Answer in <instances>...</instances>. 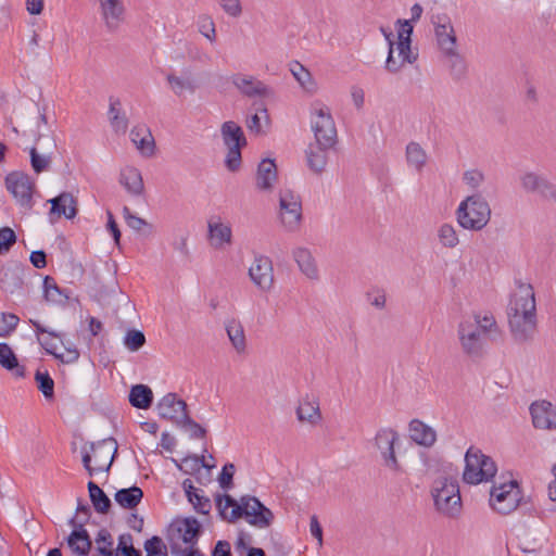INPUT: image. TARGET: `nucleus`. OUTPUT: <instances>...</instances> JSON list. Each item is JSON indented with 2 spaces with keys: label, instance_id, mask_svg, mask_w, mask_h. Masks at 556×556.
I'll list each match as a JSON object with an SVG mask.
<instances>
[{
  "label": "nucleus",
  "instance_id": "1",
  "mask_svg": "<svg viewBox=\"0 0 556 556\" xmlns=\"http://www.w3.org/2000/svg\"><path fill=\"white\" fill-rule=\"evenodd\" d=\"M511 338L519 344L531 342L538 332L535 293L532 285L517 281L507 306Z\"/></svg>",
  "mask_w": 556,
  "mask_h": 556
},
{
  "label": "nucleus",
  "instance_id": "2",
  "mask_svg": "<svg viewBox=\"0 0 556 556\" xmlns=\"http://www.w3.org/2000/svg\"><path fill=\"white\" fill-rule=\"evenodd\" d=\"M497 331V323L491 313L463 316L457 325V340L462 352L470 357H480L488 338Z\"/></svg>",
  "mask_w": 556,
  "mask_h": 556
},
{
  "label": "nucleus",
  "instance_id": "3",
  "mask_svg": "<svg viewBox=\"0 0 556 556\" xmlns=\"http://www.w3.org/2000/svg\"><path fill=\"white\" fill-rule=\"evenodd\" d=\"M434 509L444 517L455 518L462 511L459 485L454 475L444 471L438 476L430 489Z\"/></svg>",
  "mask_w": 556,
  "mask_h": 556
},
{
  "label": "nucleus",
  "instance_id": "4",
  "mask_svg": "<svg viewBox=\"0 0 556 556\" xmlns=\"http://www.w3.org/2000/svg\"><path fill=\"white\" fill-rule=\"evenodd\" d=\"M397 41L391 40V34L386 35L389 41V53L386 70L390 73L400 72L406 64H413L418 59V52L412 48L413 25L410 21H397Z\"/></svg>",
  "mask_w": 556,
  "mask_h": 556
},
{
  "label": "nucleus",
  "instance_id": "5",
  "mask_svg": "<svg viewBox=\"0 0 556 556\" xmlns=\"http://www.w3.org/2000/svg\"><path fill=\"white\" fill-rule=\"evenodd\" d=\"M458 225L472 231L483 229L491 219V207L488 201L479 193L468 195L456 210Z\"/></svg>",
  "mask_w": 556,
  "mask_h": 556
},
{
  "label": "nucleus",
  "instance_id": "6",
  "mask_svg": "<svg viewBox=\"0 0 556 556\" xmlns=\"http://www.w3.org/2000/svg\"><path fill=\"white\" fill-rule=\"evenodd\" d=\"M309 126L314 141L324 146H336V123L329 106L320 100H314L309 104Z\"/></svg>",
  "mask_w": 556,
  "mask_h": 556
},
{
  "label": "nucleus",
  "instance_id": "7",
  "mask_svg": "<svg viewBox=\"0 0 556 556\" xmlns=\"http://www.w3.org/2000/svg\"><path fill=\"white\" fill-rule=\"evenodd\" d=\"M465 463L463 479L468 484L488 482L494 478L497 472L495 462L475 447H470L466 452Z\"/></svg>",
  "mask_w": 556,
  "mask_h": 556
},
{
  "label": "nucleus",
  "instance_id": "8",
  "mask_svg": "<svg viewBox=\"0 0 556 556\" xmlns=\"http://www.w3.org/2000/svg\"><path fill=\"white\" fill-rule=\"evenodd\" d=\"M521 491L516 480L495 481L490 490V506L501 515L515 511L521 502Z\"/></svg>",
  "mask_w": 556,
  "mask_h": 556
},
{
  "label": "nucleus",
  "instance_id": "9",
  "mask_svg": "<svg viewBox=\"0 0 556 556\" xmlns=\"http://www.w3.org/2000/svg\"><path fill=\"white\" fill-rule=\"evenodd\" d=\"M91 453L85 452L83 464L90 476L108 471L114 460L117 452V442L113 438H108L90 446Z\"/></svg>",
  "mask_w": 556,
  "mask_h": 556
},
{
  "label": "nucleus",
  "instance_id": "10",
  "mask_svg": "<svg viewBox=\"0 0 556 556\" xmlns=\"http://www.w3.org/2000/svg\"><path fill=\"white\" fill-rule=\"evenodd\" d=\"M242 516L250 525L260 529L268 528L274 520L273 511L252 496L242 497L241 504L231 509L229 521Z\"/></svg>",
  "mask_w": 556,
  "mask_h": 556
},
{
  "label": "nucleus",
  "instance_id": "11",
  "mask_svg": "<svg viewBox=\"0 0 556 556\" xmlns=\"http://www.w3.org/2000/svg\"><path fill=\"white\" fill-rule=\"evenodd\" d=\"M220 135L224 144L228 149L226 155V166L229 170L235 172L241 165V149L247 146L242 128L235 122L228 121L222 124Z\"/></svg>",
  "mask_w": 556,
  "mask_h": 556
},
{
  "label": "nucleus",
  "instance_id": "12",
  "mask_svg": "<svg viewBox=\"0 0 556 556\" xmlns=\"http://www.w3.org/2000/svg\"><path fill=\"white\" fill-rule=\"evenodd\" d=\"M278 216L287 231L294 232L300 228L302 222L301 198L289 188H282L279 191Z\"/></svg>",
  "mask_w": 556,
  "mask_h": 556
},
{
  "label": "nucleus",
  "instance_id": "13",
  "mask_svg": "<svg viewBox=\"0 0 556 556\" xmlns=\"http://www.w3.org/2000/svg\"><path fill=\"white\" fill-rule=\"evenodd\" d=\"M399 433L391 428L379 429L374 438V444L380 452L383 466L396 475L404 472L394 451V446L399 442Z\"/></svg>",
  "mask_w": 556,
  "mask_h": 556
},
{
  "label": "nucleus",
  "instance_id": "14",
  "mask_svg": "<svg viewBox=\"0 0 556 556\" xmlns=\"http://www.w3.org/2000/svg\"><path fill=\"white\" fill-rule=\"evenodd\" d=\"M519 185L527 194L556 202V186L543 173L525 170L519 175Z\"/></svg>",
  "mask_w": 556,
  "mask_h": 556
},
{
  "label": "nucleus",
  "instance_id": "15",
  "mask_svg": "<svg viewBox=\"0 0 556 556\" xmlns=\"http://www.w3.org/2000/svg\"><path fill=\"white\" fill-rule=\"evenodd\" d=\"M5 187L21 207L25 210L33 207L35 182L27 174L23 172H12L8 174L5 177Z\"/></svg>",
  "mask_w": 556,
  "mask_h": 556
},
{
  "label": "nucleus",
  "instance_id": "16",
  "mask_svg": "<svg viewBox=\"0 0 556 556\" xmlns=\"http://www.w3.org/2000/svg\"><path fill=\"white\" fill-rule=\"evenodd\" d=\"M529 413L534 429L556 431V404L548 400H538L530 404Z\"/></svg>",
  "mask_w": 556,
  "mask_h": 556
},
{
  "label": "nucleus",
  "instance_id": "17",
  "mask_svg": "<svg viewBox=\"0 0 556 556\" xmlns=\"http://www.w3.org/2000/svg\"><path fill=\"white\" fill-rule=\"evenodd\" d=\"M98 11L106 30L113 33L125 22L126 8L123 0H97Z\"/></svg>",
  "mask_w": 556,
  "mask_h": 556
},
{
  "label": "nucleus",
  "instance_id": "18",
  "mask_svg": "<svg viewBox=\"0 0 556 556\" xmlns=\"http://www.w3.org/2000/svg\"><path fill=\"white\" fill-rule=\"evenodd\" d=\"M249 277L261 291H270L275 281L270 258L265 255H256L249 268Z\"/></svg>",
  "mask_w": 556,
  "mask_h": 556
},
{
  "label": "nucleus",
  "instance_id": "19",
  "mask_svg": "<svg viewBox=\"0 0 556 556\" xmlns=\"http://www.w3.org/2000/svg\"><path fill=\"white\" fill-rule=\"evenodd\" d=\"M55 149L54 139L50 136H40L37 144L29 150L30 164L35 173L48 170Z\"/></svg>",
  "mask_w": 556,
  "mask_h": 556
},
{
  "label": "nucleus",
  "instance_id": "20",
  "mask_svg": "<svg viewBox=\"0 0 556 556\" xmlns=\"http://www.w3.org/2000/svg\"><path fill=\"white\" fill-rule=\"evenodd\" d=\"M434 37L440 52L457 47V37L451 18L446 14H435L431 17Z\"/></svg>",
  "mask_w": 556,
  "mask_h": 556
},
{
  "label": "nucleus",
  "instance_id": "21",
  "mask_svg": "<svg viewBox=\"0 0 556 556\" xmlns=\"http://www.w3.org/2000/svg\"><path fill=\"white\" fill-rule=\"evenodd\" d=\"M207 239L210 245L216 250H224L232 244V229L229 223L220 217H211L207 222Z\"/></svg>",
  "mask_w": 556,
  "mask_h": 556
},
{
  "label": "nucleus",
  "instance_id": "22",
  "mask_svg": "<svg viewBox=\"0 0 556 556\" xmlns=\"http://www.w3.org/2000/svg\"><path fill=\"white\" fill-rule=\"evenodd\" d=\"M156 408L162 418L172 420L177 425L187 419V404L179 400L175 393L164 395L157 403Z\"/></svg>",
  "mask_w": 556,
  "mask_h": 556
},
{
  "label": "nucleus",
  "instance_id": "23",
  "mask_svg": "<svg viewBox=\"0 0 556 556\" xmlns=\"http://www.w3.org/2000/svg\"><path fill=\"white\" fill-rule=\"evenodd\" d=\"M546 545L547 539L543 534L526 531L518 536V548L526 556H552L553 551Z\"/></svg>",
  "mask_w": 556,
  "mask_h": 556
},
{
  "label": "nucleus",
  "instance_id": "24",
  "mask_svg": "<svg viewBox=\"0 0 556 556\" xmlns=\"http://www.w3.org/2000/svg\"><path fill=\"white\" fill-rule=\"evenodd\" d=\"M334 146H324L317 141L311 142L306 150V163L308 168L315 174H321L328 162V152Z\"/></svg>",
  "mask_w": 556,
  "mask_h": 556
},
{
  "label": "nucleus",
  "instance_id": "25",
  "mask_svg": "<svg viewBox=\"0 0 556 556\" xmlns=\"http://www.w3.org/2000/svg\"><path fill=\"white\" fill-rule=\"evenodd\" d=\"M235 87L247 97H264L268 94V88L253 76L237 74L232 77Z\"/></svg>",
  "mask_w": 556,
  "mask_h": 556
},
{
  "label": "nucleus",
  "instance_id": "26",
  "mask_svg": "<svg viewBox=\"0 0 556 556\" xmlns=\"http://www.w3.org/2000/svg\"><path fill=\"white\" fill-rule=\"evenodd\" d=\"M408 433L416 444L425 447H431L437 441L435 430L419 419L409 422Z\"/></svg>",
  "mask_w": 556,
  "mask_h": 556
},
{
  "label": "nucleus",
  "instance_id": "27",
  "mask_svg": "<svg viewBox=\"0 0 556 556\" xmlns=\"http://www.w3.org/2000/svg\"><path fill=\"white\" fill-rule=\"evenodd\" d=\"M49 203L51 204V215H56L58 217L65 216L72 219L77 214V200L70 192H62L58 197L50 199Z\"/></svg>",
  "mask_w": 556,
  "mask_h": 556
},
{
  "label": "nucleus",
  "instance_id": "28",
  "mask_svg": "<svg viewBox=\"0 0 556 556\" xmlns=\"http://www.w3.org/2000/svg\"><path fill=\"white\" fill-rule=\"evenodd\" d=\"M292 256L301 273L311 280L319 278V271L312 252L304 247H298L292 251Z\"/></svg>",
  "mask_w": 556,
  "mask_h": 556
},
{
  "label": "nucleus",
  "instance_id": "29",
  "mask_svg": "<svg viewBox=\"0 0 556 556\" xmlns=\"http://www.w3.org/2000/svg\"><path fill=\"white\" fill-rule=\"evenodd\" d=\"M23 267L17 263L4 265L0 270V287L2 290L13 293L23 283Z\"/></svg>",
  "mask_w": 556,
  "mask_h": 556
},
{
  "label": "nucleus",
  "instance_id": "30",
  "mask_svg": "<svg viewBox=\"0 0 556 556\" xmlns=\"http://www.w3.org/2000/svg\"><path fill=\"white\" fill-rule=\"evenodd\" d=\"M29 321L36 329L38 343L46 350L48 354H51L56 358L58 342L63 343L61 334L47 329L37 320L30 319Z\"/></svg>",
  "mask_w": 556,
  "mask_h": 556
},
{
  "label": "nucleus",
  "instance_id": "31",
  "mask_svg": "<svg viewBox=\"0 0 556 556\" xmlns=\"http://www.w3.org/2000/svg\"><path fill=\"white\" fill-rule=\"evenodd\" d=\"M119 184L132 197H139L144 191L141 173L132 166H126L121 170Z\"/></svg>",
  "mask_w": 556,
  "mask_h": 556
},
{
  "label": "nucleus",
  "instance_id": "32",
  "mask_svg": "<svg viewBox=\"0 0 556 556\" xmlns=\"http://www.w3.org/2000/svg\"><path fill=\"white\" fill-rule=\"evenodd\" d=\"M256 188L261 191H270L277 181V166L274 160L265 159L257 167Z\"/></svg>",
  "mask_w": 556,
  "mask_h": 556
},
{
  "label": "nucleus",
  "instance_id": "33",
  "mask_svg": "<svg viewBox=\"0 0 556 556\" xmlns=\"http://www.w3.org/2000/svg\"><path fill=\"white\" fill-rule=\"evenodd\" d=\"M130 139L143 156L150 157L154 154V139L146 126H135L130 130Z\"/></svg>",
  "mask_w": 556,
  "mask_h": 556
},
{
  "label": "nucleus",
  "instance_id": "34",
  "mask_svg": "<svg viewBox=\"0 0 556 556\" xmlns=\"http://www.w3.org/2000/svg\"><path fill=\"white\" fill-rule=\"evenodd\" d=\"M296 417L299 421L316 426L321 420L319 402L308 396L302 399L296 408Z\"/></svg>",
  "mask_w": 556,
  "mask_h": 556
},
{
  "label": "nucleus",
  "instance_id": "35",
  "mask_svg": "<svg viewBox=\"0 0 556 556\" xmlns=\"http://www.w3.org/2000/svg\"><path fill=\"white\" fill-rule=\"evenodd\" d=\"M184 490L188 501L193 505L194 509L202 515H207L211 510V501L202 494V491L193 485L192 480L186 479L182 482Z\"/></svg>",
  "mask_w": 556,
  "mask_h": 556
},
{
  "label": "nucleus",
  "instance_id": "36",
  "mask_svg": "<svg viewBox=\"0 0 556 556\" xmlns=\"http://www.w3.org/2000/svg\"><path fill=\"white\" fill-rule=\"evenodd\" d=\"M67 545L71 551L78 556L88 555L91 548V540L86 529L80 525L74 529L67 538Z\"/></svg>",
  "mask_w": 556,
  "mask_h": 556
},
{
  "label": "nucleus",
  "instance_id": "37",
  "mask_svg": "<svg viewBox=\"0 0 556 556\" xmlns=\"http://www.w3.org/2000/svg\"><path fill=\"white\" fill-rule=\"evenodd\" d=\"M405 157L408 167L417 173H421L428 162V154L426 150L415 141H412L406 146Z\"/></svg>",
  "mask_w": 556,
  "mask_h": 556
},
{
  "label": "nucleus",
  "instance_id": "38",
  "mask_svg": "<svg viewBox=\"0 0 556 556\" xmlns=\"http://www.w3.org/2000/svg\"><path fill=\"white\" fill-rule=\"evenodd\" d=\"M166 81L170 91L178 98H182L186 94H193L197 89V85L192 78L179 76L174 73L167 74Z\"/></svg>",
  "mask_w": 556,
  "mask_h": 556
},
{
  "label": "nucleus",
  "instance_id": "39",
  "mask_svg": "<svg viewBox=\"0 0 556 556\" xmlns=\"http://www.w3.org/2000/svg\"><path fill=\"white\" fill-rule=\"evenodd\" d=\"M441 54L450 74L454 78H462L467 71V65L464 56L458 52L457 47L442 51Z\"/></svg>",
  "mask_w": 556,
  "mask_h": 556
},
{
  "label": "nucleus",
  "instance_id": "40",
  "mask_svg": "<svg viewBox=\"0 0 556 556\" xmlns=\"http://www.w3.org/2000/svg\"><path fill=\"white\" fill-rule=\"evenodd\" d=\"M290 72L294 79L300 84L302 89L308 93H314L317 90V85L312 77L311 72L305 68L298 61H293L290 63Z\"/></svg>",
  "mask_w": 556,
  "mask_h": 556
},
{
  "label": "nucleus",
  "instance_id": "41",
  "mask_svg": "<svg viewBox=\"0 0 556 556\" xmlns=\"http://www.w3.org/2000/svg\"><path fill=\"white\" fill-rule=\"evenodd\" d=\"M142 497V490L136 485L118 490L114 495L115 502L125 509L135 508L141 502Z\"/></svg>",
  "mask_w": 556,
  "mask_h": 556
},
{
  "label": "nucleus",
  "instance_id": "42",
  "mask_svg": "<svg viewBox=\"0 0 556 556\" xmlns=\"http://www.w3.org/2000/svg\"><path fill=\"white\" fill-rule=\"evenodd\" d=\"M177 531L184 543L194 547L201 532V525L194 518H186L177 525Z\"/></svg>",
  "mask_w": 556,
  "mask_h": 556
},
{
  "label": "nucleus",
  "instance_id": "43",
  "mask_svg": "<svg viewBox=\"0 0 556 556\" xmlns=\"http://www.w3.org/2000/svg\"><path fill=\"white\" fill-rule=\"evenodd\" d=\"M153 401L152 390L146 384H136L129 392L130 404L140 409H147Z\"/></svg>",
  "mask_w": 556,
  "mask_h": 556
},
{
  "label": "nucleus",
  "instance_id": "44",
  "mask_svg": "<svg viewBox=\"0 0 556 556\" xmlns=\"http://www.w3.org/2000/svg\"><path fill=\"white\" fill-rule=\"evenodd\" d=\"M227 336L238 353H243L247 348L245 334L243 326L240 321L230 320L226 325Z\"/></svg>",
  "mask_w": 556,
  "mask_h": 556
},
{
  "label": "nucleus",
  "instance_id": "45",
  "mask_svg": "<svg viewBox=\"0 0 556 556\" xmlns=\"http://www.w3.org/2000/svg\"><path fill=\"white\" fill-rule=\"evenodd\" d=\"M88 490L91 503L98 513L106 514L111 507V501L106 494L94 482H88Z\"/></svg>",
  "mask_w": 556,
  "mask_h": 556
},
{
  "label": "nucleus",
  "instance_id": "46",
  "mask_svg": "<svg viewBox=\"0 0 556 556\" xmlns=\"http://www.w3.org/2000/svg\"><path fill=\"white\" fill-rule=\"evenodd\" d=\"M438 239L440 244L447 249H454L459 243L457 231L451 224H442L438 228Z\"/></svg>",
  "mask_w": 556,
  "mask_h": 556
},
{
  "label": "nucleus",
  "instance_id": "47",
  "mask_svg": "<svg viewBox=\"0 0 556 556\" xmlns=\"http://www.w3.org/2000/svg\"><path fill=\"white\" fill-rule=\"evenodd\" d=\"M94 542L97 551L94 556H114L113 538L106 529L99 530Z\"/></svg>",
  "mask_w": 556,
  "mask_h": 556
},
{
  "label": "nucleus",
  "instance_id": "48",
  "mask_svg": "<svg viewBox=\"0 0 556 556\" xmlns=\"http://www.w3.org/2000/svg\"><path fill=\"white\" fill-rule=\"evenodd\" d=\"M199 33L205 37L211 43L216 40V27L213 18L207 14H201L197 20Z\"/></svg>",
  "mask_w": 556,
  "mask_h": 556
},
{
  "label": "nucleus",
  "instance_id": "49",
  "mask_svg": "<svg viewBox=\"0 0 556 556\" xmlns=\"http://www.w3.org/2000/svg\"><path fill=\"white\" fill-rule=\"evenodd\" d=\"M35 380L38 389L42 392L46 399H52L54 395V382L48 371L37 370Z\"/></svg>",
  "mask_w": 556,
  "mask_h": 556
},
{
  "label": "nucleus",
  "instance_id": "50",
  "mask_svg": "<svg viewBox=\"0 0 556 556\" xmlns=\"http://www.w3.org/2000/svg\"><path fill=\"white\" fill-rule=\"evenodd\" d=\"M146 343V337L142 331L131 329L128 330L124 337L125 346L131 351H139Z\"/></svg>",
  "mask_w": 556,
  "mask_h": 556
},
{
  "label": "nucleus",
  "instance_id": "51",
  "mask_svg": "<svg viewBox=\"0 0 556 556\" xmlns=\"http://www.w3.org/2000/svg\"><path fill=\"white\" fill-rule=\"evenodd\" d=\"M43 288H45V298L47 301L52 302V303H62L63 302V294L52 278H50V277L45 278Z\"/></svg>",
  "mask_w": 556,
  "mask_h": 556
},
{
  "label": "nucleus",
  "instance_id": "52",
  "mask_svg": "<svg viewBox=\"0 0 556 556\" xmlns=\"http://www.w3.org/2000/svg\"><path fill=\"white\" fill-rule=\"evenodd\" d=\"M146 556H167V547L159 536H152L144 544Z\"/></svg>",
  "mask_w": 556,
  "mask_h": 556
},
{
  "label": "nucleus",
  "instance_id": "53",
  "mask_svg": "<svg viewBox=\"0 0 556 556\" xmlns=\"http://www.w3.org/2000/svg\"><path fill=\"white\" fill-rule=\"evenodd\" d=\"M225 14L232 18H238L242 14L241 0H216Z\"/></svg>",
  "mask_w": 556,
  "mask_h": 556
},
{
  "label": "nucleus",
  "instance_id": "54",
  "mask_svg": "<svg viewBox=\"0 0 556 556\" xmlns=\"http://www.w3.org/2000/svg\"><path fill=\"white\" fill-rule=\"evenodd\" d=\"M0 365L8 370L17 367V359L7 343H0Z\"/></svg>",
  "mask_w": 556,
  "mask_h": 556
},
{
  "label": "nucleus",
  "instance_id": "55",
  "mask_svg": "<svg viewBox=\"0 0 556 556\" xmlns=\"http://www.w3.org/2000/svg\"><path fill=\"white\" fill-rule=\"evenodd\" d=\"M18 317L14 314L2 313L0 315V337L9 336L17 326Z\"/></svg>",
  "mask_w": 556,
  "mask_h": 556
},
{
  "label": "nucleus",
  "instance_id": "56",
  "mask_svg": "<svg viewBox=\"0 0 556 556\" xmlns=\"http://www.w3.org/2000/svg\"><path fill=\"white\" fill-rule=\"evenodd\" d=\"M16 242V235L10 227L0 228V254L8 253Z\"/></svg>",
  "mask_w": 556,
  "mask_h": 556
},
{
  "label": "nucleus",
  "instance_id": "57",
  "mask_svg": "<svg viewBox=\"0 0 556 556\" xmlns=\"http://www.w3.org/2000/svg\"><path fill=\"white\" fill-rule=\"evenodd\" d=\"M123 213L127 226L135 231H141L143 227L149 226L143 218L132 214L127 206L124 207Z\"/></svg>",
  "mask_w": 556,
  "mask_h": 556
},
{
  "label": "nucleus",
  "instance_id": "58",
  "mask_svg": "<svg viewBox=\"0 0 556 556\" xmlns=\"http://www.w3.org/2000/svg\"><path fill=\"white\" fill-rule=\"evenodd\" d=\"M463 179L469 188L478 189L484 180V175L480 170L471 169L465 172Z\"/></svg>",
  "mask_w": 556,
  "mask_h": 556
},
{
  "label": "nucleus",
  "instance_id": "59",
  "mask_svg": "<svg viewBox=\"0 0 556 556\" xmlns=\"http://www.w3.org/2000/svg\"><path fill=\"white\" fill-rule=\"evenodd\" d=\"M64 346L65 352L64 353H58L56 358L60 359L62 363H74L79 358V352L76 349V346L72 343L65 344L62 343Z\"/></svg>",
  "mask_w": 556,
  "mask_h": 556
},
{
  "label": "nucleus",
  "instance_id": "60",
  "mask_svg": "<svg viewBox=\"0 0 556 556\" xmlns=\"http://www.w3.org/2000/svg\"><path fill=\"white\" fill-rule=\"evenodd\" d=\"M368 303L377 309H383L387 304V296L382 290H372L367 293Z\"/></svg>",
  "mask_w": 556,
  "mask_h": 556
},
{
  "label": "nucleus",
  "instance_id": "61",
  "mask_svg": "<svg viewBox=\"0 0 556 556\" xmlns=\"http://www.w3.org/2000/svg\"><path fill=\"white\" fill-rule=\"evenodd\" d=\"M235 470L236 468L233 464H226L223 467L218 478L219 484L223 489H229L231 486Z\"/></svg>",
  "mask_w": 556,
  "mask_h": 556
},
{
  "label": "nucleus",
  "instance_id": "62",
  "mask_svg": "<svg viewBox=\"0 0 556 556\" xmlns=\"http://www.w3.org/2000/svg\"><path fill=\"white\" fill-rule=\"evenodd\" d=\"M178 425L182 426V427H187L188 430L190 431V434L192 438L201 439L205 435V429L202 428L199 424H197L192 419H190L188 415H187V419H184L181 421V424H178Z\"/></svg>",
  "mask_w": 556,
  "mask_h": 556
},
{
  "label": "nucleus",
  "instance_id": "63",
  "mask_svg": "<svg viewBox=\"0 0 556 556\" xmlns=\"http://www.w3.org/2000/svg\"><path fill=\"white\" fill-rule=\"evenodd\" d=\"M237 502L230 496V495H224L217 498V507L219 509L220 515L229 520L230 514H227V509L229 507H232V509L236 507Z\"/></svg>",
  "mask_w": 556,
  "mask_h": 556
},
{
  "label": "nucleus",
  "instance_id": "64",
  "mask_svg": "<svg viewBox=\"0 0 556 556\" xmlns=\"http://www.w3.org/2000/svg\"><path fill=\"white\" fill-rule=\"evenodd\" d=\"M114 556H141L131 544L125 540L124 536L119 538L118 547Z\"/></svg>",
  "mask_w": 556,
  "mask_h": 556
}]
</instances>
